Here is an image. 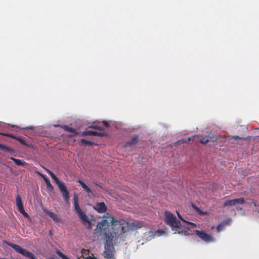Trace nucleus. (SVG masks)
<instances>
[{
	"label": "nucleus",
	"instance_id": "f257e3e1",
	"mask_svg": "<svg viewBox=\"0 0 259 259\" xmlns=\"http://www.w3.org/2000/svg\"><path fill=\"white\" fill-rule=\"evenodd\" d=\"M128 226L125 222L121 223L115 220L114 218L108 215L104 217L103 220L98 223L94 233L98 240L105 241V251L103 256L107 259H114V249L111 245V241L117 235L124 233Z\"/></svg>",
	"mask_w": 259,
	"mask_h": 259
},
{
	"label": "nucleus",
	"instance_id": "f03ea898",
	"mask_svg": "<svg viewBox=\"0 0 259 259\" xmlns=\"http://www.w3.org/2000/svg\"><path fill=\"white\" fill-rule=\"evenodd\" d=\"M177 215L179 219L182 220V224L177 220L174 215L168 211L165 213V221L167 225L170 226L172 229H175L179 233L182 232L181 230L182 228H188V226L190 225L194 227L196 226L194 224L186 222L184 220L178 212H177Z\"/></svg>",
	"mask_w": 259,
	"mask_h": 259
},
{
	"label": "nucleus",
	"instance_id": "7ed1b4c3",
	"mask_svg": "<svg viewBox=\"0 0 259 259\" xmlns=\"http://www.w3.org/2000/svg\"><path fill=\"white\" fill-rule=\"evenodd\" d=\"M47 171L50 174L53 179L55 181V182L58 185L60 191L62 193L64 199L66 201H68L70 198L68 195V192L67 190L66 187H65L64 184L60 182L59 180L57 178V177L52 172H51L48 169H47Z\"/></svg>",
	"mask_w": 259,
	"mask_h": 259
},
{
	"label": "nucleus",
	"instance_id": "20e7f679",
	"mask_svg": "<svg viewBox=\"0 0 259 259\" xmlns=\"http://www.w3.org/2000/svg\"><path fill=\"white\" fill-rule=\"evenodd\" d=\"M74 208L76 213L77 214L79 218L83 222L88 223L91 225V222L89 220L88 217L81 210L79 207L78 200V197L77 195L74 196Z\"/></svg>",
	"mask_w": 259,
	"mask_h": 259
},
{
	"label": "nucleus",
	"instance_id": "39448f33",
	"mask_svg": "<svg viewBox=\"0 0 259 259\" xmlns=\"http://www.w3.org/2000/svg\"><path fill=\"white\" fill-rule=\"evenodd\" d=\"M196 235L203 241L207 243H210L215 241V238L211 234H208L204 231L196 230Z\"/></svg>",
	"mask_w": 259,
	"mask_h": 259
},
{
	"label": "nucleus",
	"instance_id": "423d86ee",
	"mask_svg": "<svg viewBox=\"0 0 259 259\" xmlns=\"http://www.w3.org/2000/svg\"><path fill=\"white\" fill-rule=\"evenodd\" d=\"M78 259H97L94 257L89 256V251L87 249H82L77 254Z\"/></svg>",
	"mask_w": 259,
	"mask_h": 259
},
{
	"label": "nucleus",
	"instance_id": "0eeeda50",
	"mask_svg": "<svg viewBox=\"0 0 259 259\" xmlns=\"http://www.w3.org/2000/svg\"><path fill=\"white\" fill-rule=\"evenodd\" d=\"M16 205L19 211L25 217H28V214L24 210L23 204L21 202V198L19 196H17L16 197Z\"/></svg>",
	"mask_w": 259,
	"mask_h": 259
},
{
	"label": "nucleus",
	"instance_id": "6e6552de",
	"mask_svg": "<svg viewBox=\"0 0 259 259\" xmlns=\"http://www.w3.org/2000/svg\"><path fill=\"white\" fill-rule=\"evenodd\" d=\"M244 202V199L243 198H239V199H235L233 200H227L224 205L226 206L227 205H235L238 204H242Z\"/></svg>",
	"mask_w": 259,
	"mask_h": 259
},
{
	"label": "nucleus",
	"instance_id": "1a4fd4ad",
	"mask_svg": "<svg viewBox=\"0 0 259 259\" xmlns=\"http://www.w3.org/2000/svg\"><path fill=\"white\" fill-rule=\"evenodd\" d=\"M78 182L80 184V185L86 192L89 197H91L94 195L92 190L83 182L78 180Z\"/></svg>",
	"mask_w": 259,
	"mask_h": 259
},
{
	"label": "nucleus",
	"instance_id": "9d476101",
	"mask_svg": "<svg viewBox=\"0 0 259 259\" xmlns=\"http://www.w3.org/2000/svg\"><path fill=\"white\" fill-rule=\"evenodd\" d=\"M94 208L99 213H103L106 210V207L103 202H100L96 204Z\"/></svg>",
	"mask_w": 259,
	"mask_h": 259
},
{
	"label": "nucleus",
	"instance_id": "9b49d317",
	"mask_svg": "<svg viewBox=\"0 0 259 259\" xmlns=\"http://www.w3.org/2000/svg\"><path fill=\"white\" fill-rule=\"evenodd\" d=\"M44 211L46 214H48L54 221L57 222H61V219L55 213L46 209L44 210Z\"/></svg>",
	"mask_w": 259,
	"mask_h": 259
},
{
	"label": "nucleus",
	"instance_id": "f8f14e48",
	"mask_svg": "<svg viewBox=\"0 0 259 259\" xmlns=\"http://www.w3.org/2000/svg\"><path fill=\"white\" fill-rule=\"evenodd\" d=\"M101 124L104 125L105 127H108V123L105 121H102V123L98 122L97 124L95 123L94 125L92 126V127L99 130H102V127L101 126Z\"/></svg>",
	"mask_w": 259,
	"mask_h": 259
},
{
	"label": "nucleus",
	"instance_id": "ddd939ff",
	"mask_svg": "<svg viewBox=\"0 0 259 259\" xmlns=\"http://www.w3.org/2000/svg\"><path fill=\"white\" fill-rule=\"evenodd\" d=\"M64 128L65 130H66L69 133V134H68L69 136H74L78 134V133L76 132L75 130L71 128H69L67 126H64Z\"/></svg>",
	"mask_w": 259,
	"mask_h": 259
},
{
	"label": "nucleus",
	"instance_id": "4468645a",
	"mask_svg": "<svg viewBox=\"0 0 259 259\" xmlns=\"http://www.w3.org/2000/svg\"><path fill=\"white\" fill-rule=\"evenodd\" d=\"M207 138H206L204 136V135L201 136V139H200V142L202 144H206L209 140V139H210L212 138V136L211 134H209L208 135L206 136Z\"/></svg>",
	"mask_w": 259,
	"mask_h": 259
},
{
	"label": "nucleus",
	"instance_id": "2eb2a0df",
	"mask_svg": "<svg viewBox=\"0 0 259 259\" xmlns=\"http://www.w3.org/2000/svg\"><path fill=\"white\" fill-rule=\"evenodd\" d=\"M41 177L44 179L45 182L46 183L47 187L48 189L52 190L53 189V187L50 183V180L48 178L46 177L44 175H41Z\"/></svg>",
	"mask_w": 259,
	"mask_h": 259
},
{
	"label": "nucleus",
	"instance_id": "dca6fc26",
	"mask_svg": "<svg viewBox=\"0 0 259 259\" xmlns=\"http://www.w3.org/2000/svg\"><path fill=\"white\" fill-rule=\"evenodd\" d=\"M199 139V136H198V135H194V136H192L188 138H187V139H183L182 140V142H188L190 140H193V141H194L196 139L197 140H198Z\"/></svg>",
	"mask_w": 259,
	"mask_h": 259
},
{
	"label": "nucleus",
	"instance_id": "f3484780",
	"mask_svg": "<svg viewBox=\"0 0 259 259\" xmlns=\"http://www.w3.org/2000/svg\"><path fill=\"white\" fill-rule=\"evenodd\" d=\"M225 226V223H221L219 225H218V226L217 228L218 232H221L223 228Z\"/></svg>",
	"mask_w": 259,
	"mask_h": 259
},
{
	"label": "nucleus",
	"instance_id": "a211bd4d",
	"mask_svg": "<svg viewBox=\"0 0 259 259\" xmlns=\"http://www.w3.org/2000/svg\"><path fill=\"white\" fill-rule=\"evenodd\" d=\"M14 162L18 165H23L25 164L23 161L20 159L14 160Z\"/></svg>",
	"mask_w": 259,
	"mask_h": 259
},
{
	"label": "nucleus",
	"instance_id": "6ab92c4d",
	"mask_svg": "<svg viewBox=\"0 0 259 259\" xmlns=\"http://www.w3.org/2000/svg\"><path fill=\"white\" fill-rule=\"evenodd\" d=\"M192 207L200 214H204L206 213L205 212L200 210L197 207L194 206V205H192Z\"/></svg>",
	"mask_w": 259,
	"mask_h": 259
},
{
	"label": "nucleus",
	"instance_id": "aec40b11",
	"mask_svg": "<svg viewBox=\"0 0 259 259\" xmlns=\"http://www.w3.org/2000/svg\"><path fill=\"white\" fill-rule=\"evenodd\" d=\"M85 134H89V135H101V133H98L97 132H94V131H88L87 132H85Z\"/></svg>",
	"mask_w": 259,
	"mask_h": 259
},
{
	"label": "nucleus",
	"instance_id": "412c9836",
	"mask_svg": "<svg viewBox=\"0 0 259 259\" xmlns=\"http://www.w3.org/2000/svg\"><path fill=\"white\" fill-rule=\"evenodd\" d=\"M58 254L62 258V259H70L69 258H68L67 256H66L65 255H64L63 253L60 252H58Z\"/></svg>",
	"mask_w": 259,
	"mask_h": 259
},
{
	"label": "nucleus",
	"instance_id": "4be33fe9",
	"mask_svg": "<svg viewBox=\"0 0 259 259\" xmlns=\"http://www.w3.org/2000/svg\"><path fill=\"white\" fill-rule=\"evenodd\" d=\"M239 139H241V138H239L238 136H232L230 138V141L231 142H234V140H239Z\"/></svg>",
	"mask_w": 259,
	"mask_h": 259
},
{
	"label": "nucleus",
	"instance_id": "5701e85b",
	"mask_svg": "<svg viewBox=\"0 0 259 259\" xmlns=\"http://www.w3.org/2000/svg\"><path fill=\"white\" fill-rule=\"evenodd\" d=\"M80 143L82 145H85L88 143V142L84 139H81L80 141Z\"/></svg>",
	"mask_w": 259,
	"mask_h": 259
},
{
	"label": "nucleus",
	"instance_id": "b1692460",
	"mask_svg": "<svg viewBox=\"0 0 259 259\" xmlns=\"http://www.w3.org/2000/svg\"><path fill=\"white\" fill-rule=\"evenodd\" d=\"M5 146L2 144H0V148H3Z\"/></svg>",
	"mask_w": 259,
	"mask_h": 259
},
{
	"label": "nucleus",
	"instance_id": "393cba45",
	"mask_svg": "<svg viewBox=\"0 0 259 259\" xmlns=\"http://www.w3.org/2000/svg\"><path fill=\"white\" fill-rule=\"evenodd\" d=\"M5 146L2 144H0V148H3Z\"/></svg>",
	"mask_w": 259,
	"mask_h": 259
},
{
	"label": "nucleus",
	"instance_id": "a878e982",
	"mask_svg": "<svg viewBox=\"0 0 259 259\" xmlns=\"http://www.w3.org/2000/svg\"><path fill=\"white\" fill-rule=\"evenodd\" d=\"M10 159L14 161V160H17V159H15L13 157H11Z\"/></svg>",
	"mask_w": 259,
	"mask_h": 259
},
{
	"label": "nucleus",
	"instance_id": "bb28decb",
	"mask_svg": "<svg viewBox=\"0 0 259 259\" xmlns=\"http://www.w3.org/2000/svg\"><path fill=\"white\" fill-rule=\"evenodd\" d=\"M8 136H10V137H12V138H15V137H13V136H11V135H9Z\"/></svg>",
	"mask_w": 259,
	"mask_h": 259
},
{
	"label": "nucleus",
	"instance_id": "cd10ccee",
	"mask_svg": "<svg viewBox=\"0 0 259 259\" xmlns=\"http://www.w3.org/2000/svg\"><path fill=\"white\" fill-rule=\"evenodd\" d=\"M20 142H21L22 143H23V141L21 140H19Z\"/></svg>",
	"mask_w": 259,
	"mask_h": 259
}]
</instances>
